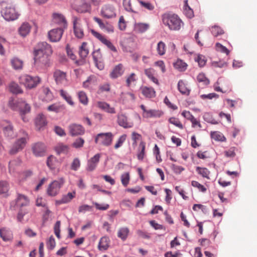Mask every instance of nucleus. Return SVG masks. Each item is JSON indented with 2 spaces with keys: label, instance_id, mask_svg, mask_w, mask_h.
Here are the masks:
<instances>
[{
  "label": "nucleus",
  "instance_id": "1",
  "mask_svg": "<svg viewBox=\"0 0 257 257\" xmlns=\"http://www.w3.org/2000/svg\"><path fill=\"white\" fill-rule=\"evenodd\" d=\"M53 53L51 46L45 42L39 43L34 49V62L37 67L47 68L50 65L49 56Z\"/></svg>",
  "mask_w": 257,
  "mask_h": 257
},
{
  "label": "nucleus",
  "instance_id": "2",
  "mask_svg": "<svg viewBox=\"0 0 257 257\" xmlns=\"http://www.w3.org/2000/svg\"><path fill=\"white\" fill-rule=\"evenodd\" d=\"M163 24L167 26L170 30L179 31L183 26V23L179 17L171 13L163 14L162 16Z\"/></svg>",
  "mask_w": 257,
  "mask_h": 257
},
{
  "label": "nucleus",
  "instance_id": "3",
  "mask_svg": "<svg viewBox=\"0 0 257 257\" xmlns=\"http://www.w3.org/2000/svg\"><path fill=\"white\" fill-rule=\"evenodd\" d=\"M10 107L15 111L19 112L24 121L26 122L28 120L24 115L30 112L31 107L22 99H12L9 102Z\"/></svg>",
  "mask_w": 257,
  "mask_h": 257
},
{
  "label": "nucleus",
  "instance_id": "4",
  "mask_svg": "<svg viewBox=\"0 0 257 257\" xmlns=\"http://www.w3.org/2000/svg\"><path fill=\"white\" fill-rule=\"evenodd\" d=\"M20 133L22 136L15 142L9 151V153L11 155H15L23 150L29 140V136L26 132L22 131L20 132Z\"/></svg>",
  "mask_w": 257,
  "mask_h": 257
},
{
  "label": "nucleus",
  "instance_id": "5",
  "mask_svg": "<svg viewBox=\"0 0 257 257\" xmlns=\"http://www.w3.org/2000/svg\"><path fill=\"white\" fill-rule=\"evenodd\" d=\"M2 6L1 14L6 20L14 21L18 19L19 14L12 5L3 3Z\"/></svg>",
  "mask_w": 257,
  "mask_h": 257
},
{
  "label": "nucleus",
  "instance_id": "6",
  "mask_svg": "<svg viewBox=\"0 0 257 257\" xmlns=\"http://www.w3.org/2000/svg\"><path fill=\"white\" fill-rule=\"evenodd\" d=\"M19 82L26 88L31 89L37 86L40 82V78L37 76L24 74L19 77Z\"/></svg>",
  "mask_w": 257,
  "mask_h": 257
},
{
  "label": "nucleus",
  "instance_id": "7",
  "mask_svg": "<svg viewBox=\"0 0 257 257\" xmlns=\"http://www.w3.org/2000/svg\"><path fill=\"white\" fill-rule=\"evenodd\" d=\"M64 183L65 180L63 178H60L52 182L47 189L48 195L51 197L56 196L59 193L60 190Z\"/></svg>",
  "mask_w": 257,
  "mask_h": 257
},
{
  "label": "nucleus",
  "instance_id": "8",
  "mask_svg": "<svg viewBox=\"0 0 257 257\" xmlns=\"http://www.w3.org/2000/svg\"><path fill=\"white\" fill-rule=\"evenodd\" d=\"M52 18L54 23L61 25L62 27L56 30H52L49 32H63L67 27V23L64 16L60 13H54L52 15Z\"/></svg>",
  "mask_w": 257,
  "mask_h": 257
},
{
  "label": "nucleus",
  "instance_id": "9",
  "mask_svg": "<svg viewBox=\"0 0 257 257\" xmlns=\"http://www.w3.org/2000/svg\"><path fill=\"white\" fill-rule=\"evenodd\" d=\"M113 135L111 133H100L95 138V143L106 147L110 146L112 142Z\"/></svg>",
  "mask_w": 257,
  "mask_h": 257
},
{
  "label": "nucleus",
  "instance_id": "10",
  "mask_svg": "<svg viewBox=\"0 0 257 257\" xmlns=\"http://www.w3.org/2000/svg\"><path fill=\"white\" fill-rule=\"evenodd\" d=\"M141 108L143 110L142 116L144 118H158L160 117L163 114V112L159 110L156 109H147L146 106L142 104L140 106Z\"/></svg>",
  "mask_w": 257,
  "mask_h": 257
},
{
  "label": "nucleus",
  "instance_id": "11",
  "mask_svg": "<svg viewBox=\"0 0 257 257\" xmlns=\"http://www.w3.org/2000/svg\"><path fill=\"white\" fill-rule=\"evenodd\" d=\"M32 151L36 157H42L45 155L46 147L42 142H37L32 145Z\"/></svg>",
  "mask_w": 257,
  "mask_h": 257
},
{
  "label": "nucleus",
  "instance_id": "12",
  "mask_svg": "<svg viewBox=\"0 0 257 257\" xmlns=\"http://www.w3.org/2000/svg\"><path fill=\"white\" fill-rule=\"evenodd\" d=\"M53 77L57 84L67 85L68 80L65 72L60 70H56L53 73Z\"/></svg>",
  "mask_w": 257,
  "mask_h": 257
},
{
  "label": "nucleus",
  "instance_id": "13",
  "mask_svg": "<svg viewBox=\"0 0 257 257\" xmlns=\"http://www.w3.org/2000/svg\"><path fill=\"white\" fill-rule=\"evenodd\" d=\"M69 134L72 137L82 135L85 133V128L81 125L72 123L68 126Z\"/></svg>",
  "mask_w": 257,
  "mask_h": 257
},
{
  "label": "nucleus",
  "instance_id": "14",
  "mask_svg": "<svg viewBox=\"0 0 257 257\" xmlns=\"http://www.w3.org/2000/svg\"><path fill=\"white\" fill-rule=\"evenodd\" d=\"M117 122L119 125L124 128H131L134 126V122L123 114L117 115Z\"/></svg>",
  "mask_w": 257,
  "mask_h": 257
},
{
  "label": "nucleus",
  "instance_id": "15",
  "mask_svg": "<svg viewBox=\"0 0 257 257\" xmlns=\"http://www.w3.org/2000/svg\"><path fill=\"white\" fill-rule=\"evenodd\" d=\"M38 31L37 25L33 22H24L19 28V32H30V31L37 32Z\"/></svg>",
  "mask_w": 257,
  "mask_h": 257
},
{
  "label": "nucleus",
  "instance_id": "16",
  "mask_svg": "<svg viewBox=\"0 0 257 257\" xmlns=\"http://www.w3.org/2000/svg\"><path fill=\"white\" fill-rule=\"evenodd\" d=\"M100 158V154H97L94 155L93 157L90 158L87 162V166L86 169L88 171H92L94 170L99 161Z\"/></svg>",
  "mask_w": 257,
  "mask_h": 257
},
{
  "label": "nucleus",
  "instance_id": "17",
  "mask_svg": "<svg viewBox=\"0 0 257 257\" xmlns=\"http://www.w3.org/2000/svg\"><path fill=\"white\" fill-rule=\"evenodd\" d=\"M124 71V67L122 64L120 63L114 67L109 75L111 78L115 79L121 76L123 74Z\"/></svg>",
  "mask_w": 257,
  "mask_h": 257
},
{
  "label": "nucleus",
  "instance_id": "18",
  "mask_svg": "<svg viewBox=\"0 0 257 257\" xmlns=\"http://www.w3.org/2000/svg\"><path fill=\"white\" fill-rule=\"evenodd\" d=\"M16 202L18 206L20 207H23L29 205L30 200L27 196L20 193H18Z\"/></svg>",
  "mask_w": 257,
  "mask_h": 257
},
{
  "label": "nucleus",
  "instance_id": "19",
  "mask_svg": "<svg viewBox=\"0 0 257 257\" xmlns=\"http://www.w3.org/2000/svg\"><path fill=\"white\" fill-rule=\"evenodd\" d=\"M40 99L45 102H49L53 100V95L48 88H43L40 95Z\"/></svg>",
  "mask_w": 257,
  "mask_h": 257
},
{
  "label": "nucleus",
  "instance_id": "20",
  "mask_svg": "<svg viewBox=\"0 0 257 257\" xmlns=\"http://www.w3.org/2000/svg\"><path fill=\"white\" fill-rule=\"evenodd\" d=\"M75 195L76 193L75 192H69L67 194L63 195L61 199L56 200V204L57 205H60L67 203L70 202L71 200L75 197Z\"/></svg>",
  "mask_w": 257,
  "mask_h": 257
},
{
  "label": "nucleus",
  "instance_id": "21",
  "mask_svg": "<svg viewBox=\"0 0 257 257\" xmlns=\"http://www.w3.org/2000/svg\"><path fill=\"white\" fill-rule=\"evenodd\" d=\"M3 132L5 136L9 138H12L15 136L14 127L10 122H7V124L3 126Z\"/></svg>",
  "mask_w": 257,
  "mask_h": 257
},
{
  "label": "nucleus",
  "instance_id": "22",
  "mask_svg": "<svg viewBox=\"0 0 257 257\" xmlns=\"http://www.w3.org/2000/svg\"><path fill=\"white\" fill-rule=\"evenodd\" d=\"M97 106L101 109L109 113H115V110L114 107H111L106 102L102 101H98L97 102Z\"/></svg>",
  "mask_w": 257,
  "mask_h": 257
},
{
  "label": "nucleus",
  "instance_id": "23",
  "mask_svg": "<svg viewBox=\"0 0 257 257\" xmlns=\"http://www.w3.org/2000/svg\"><path fill=\"white\" fill-rule=\"evenodd\" d=\"M142 94L148 98H153L156 95V92L154 89L152 87L147 86H143L141 88Z\"/></svg>",
  "mask_w": 257,
  "mask_h": 257
},
{
  "label": "nucleus",
  "instance_id": "24",
  "mask_svg": "<svg viewBox=\"0 0 257 257\" xmlns=\"http://www.w3.org/2000/svg\"><path fill=\"white\" fill-rule=\"evenodd\" d=\"M101 14L103 17L106 18L113 17L115 15L113 9L110 6H105L101 10Z\"/></svg>",
  "mask_w": 257,
  "mask_h": 257
},
{
  "label": "nucleus",
  "instance_id": "25",
  "mask_svg": "<svg viewBox=\"0 0 257 257\" xmlns=\"http://www.w3.org/2000/svg\"><path fill=\"white\" fill-rule=\"evenodd\" d=\"M0 236L4 241H9L12 239L13 234L12 232L6 228L0 229Z\"/></svg>",
  "mask_w": 257,
  "mask_h": 257
},
{
  "label": "nucleus",
  "instance_id": "26",
  "mask_svg": "<svg viewBox=\"0 0 257 257\" xmlns=\"http://www.w3.org/2000/svg\"><path fill=\"white\" fill-rule=\"evenodd\" d=\"M65 109V106L60 103H55L49 105L47 107V110L49 111H53L56 113L59 112Z\"/></svg>",
  "mask_w": 257,
  "mask_h": 257
},
{
  "label": "nucleus",
  "instance_id": "27",
  "mask_svg": "<svg viewBox=\"0 0 257 257\" xmlns=\"http://www.w3.org/2000/svg\"><path fill=\"white\" fill-rule=\"evenodd\" d=\"M35 124L39 130L46 124V117L42 114H39L35 119Z\"/></svg>",
  "mask_w": 257,
  "mask_h": 257
},
{
  "label": "nucleus",
  "instance_id": "28",
  "mask_svg": "<svg viewBox=\"0 0 257 257\" xmlns=\"http://www.w3.org/2000/svg\"><path fill=\"white\" fill-rule=\"evenodd\" d=\"M59 162L53 156L49 157L47 159V165L51 170H54L58 165Z\"/></svg>",
  "mask_w": 257,
  "mask_h": 257
},
{
  "label": "nucleus",
  "instance_id": "29",
  "mask_svg": "<svg viewBox=\"0 0 257 257\" xmlns=\"http://www.w3.org/2000/svg\"><path fill=\"white\" fill-rule=\"evenodd\" d=\"M60 96L71 106H73L74 103L72 99L71 96L67 92V91L61 89L59 91Z\"/></svg>",
  "mask_w": 257,
  "mask_h": 257
},
{
  "label": "nucleus",
  "instance_id": "30",
  "mask_svg": "<svg viewBox=\"0 0 257 257\" xmlns=\"http://www.w3.org/2000/svg\"><path fill=\"white\" fill-rule=\"evenodd\" d=\"M178 88L182 94L189 95L190 93L189 89L187 87L186 84L182 80L179 81L178 83Z\"/></svg>",
  "mask_w": 257,
  "mask_h": 257
},
{
  "label": "nucleus",
  "instance_id": "31",
  "mask_svg": "<svg viewBox=\"0 0 257 257\" xmlns=\"http://www.w3.org/2000/svg\"><path fill=\"white\" fill-rule=\"evenodd\" d=\"M109 239L108 237L103 236L99 240L98 248L99 250H106L109 246Z\"/></svg>",
  "mask_w": 257,
  "mask_h": 257
},
{
  "label": "nucleus",
  "instance_id": "32",
  "mask_svg": "<svg viewBox=\"0 0 257 257\" xmlns=\"http://www.w3.org/2000/svg\"><path fill=\"white\" fill-rule=\"evenodd\" d=\"M196 171L202 177L210 179L209 175L210 172L206 168L196 167Z\"/></svg>",
  "mask_w": 257,
  "mask_h": 257
},
{
  "label": "nucleus",
  "instance_id": "33",
  "mask_svg": "<svg viewBox=\"0 0 257 257\" xmlns=\"http://www.w3.org/2000/svg\"><path fill=\"white\" fill-rule=\"evenodd\" d=\"M55 151L58 154H67L69 151V147L68 145L60 143L55 147Z\"/></svg>",
  "mask_w": 257,
  "mask_h": 257
},
{
  "label": "nucleus",
  "instance_id": "34",
  "mask_svg": "<svg viewBox=\"0 0 257 257\" xmlns=\"http://www.w3.org/2000/svg\"><path fill=\"white\" fill-rule=\"evenodd\" d=\"M11 63L13 68L15 70H21L23 66V62L22 60L17 58H14L11 59Z\"/></svg>",
  "mask_w": 257,
  "mask_h": 257
},
{
  "label": "nucleus",
  "instance_id": "35",
  "mask_svg": "<svg viewBox=\"0 0 257 257\" xmlns=\"http://www.w3.org/2000/svg\"><path fill=\"white\" fill-rule=\"evenodd\" d=\"M89 53V50L87 47L86 42L82 43L81 47L79 48V54L80 57L82 59L85 58Z\"/></svg>",
  "mask_w": 257,
  "mask_h": 257
},
{
  "label": "nucleus",
  "instance_id": "36",
  "mask_svg": "<svg viewBox=\"0 0 257 257\" xmlns=\"http://www.w3.org/2000/svg\"><path fill=\"white\" fill-rule=\"evenodd\" d=\"M130 230L128 228L126 227L120 228L117 232V236L122 240H124L126 239Z\"/></svg>",
  "mask_w": 257,
  "mask_h": 257
},
{
  "label": "nucleus",
  "instance_id": "37",
  "mask_svg": "<svg viewBox=\"0 0 257 257\" xmlns=\"http://www.w3.org/2000/svg\"><path fill=\"white\" fill-rule=\"evenodd\" d=\"M174 66L180 71H184L187 69V64L180 59H178L176 62L174 63Z\"/></svg>",
  "mask_w": 257,
  "mask_h": 257
},
{
  "label": "nucleus",
  "instance_id": "38",
  "mask_svg": "<svg viewBox=\"0 0 257 257\" xmlns=\"http://www.w3.org/2000/svg\"><path fill=\"white\" fill-rule=\"evenodd\" d=\"M77 96L80 103L85 105L88 104V98L85 92L83 91L78 92Z\"/></svg>",
  "mask_w": 257,
  "mask_h": 257
},
{
  "label": "nucleus",
  "instance_id": "39",
  "mask_svg": "<svg viewBox=\"0 0 257 257\" xmlns=\"http://www.w3.org/2000/svg\"><path fill=\"white\" fill-rule=\"evenodd\" d=\"M211 138L215 141L225 142L226 139L224 135L219 132H214L211 134Z\"/></svg>",
  "mask_w": 257,
  "mask_h": 257
},
{
  "label": "nucleus",
  "instance_id": "40",
  "mask_svg": "<svg viewBox=\"0 0 257 257\" xmlns=\"http://www.w3.org/2000/svg\"><path fill=\"white\" fill-rule=\"evenodd\" d=\"M10 91L13 93L18 94L23 92V90L20 87L19 85L15 82H12L9 85Z\"/></svg>",
  "mask_w": 257,
  "mask_h": 257
},
{
  "label": "nucleus",
  "instance_id": "41",
  "mask_svg": "<svg viewBox=\"0 0 257 257\" xmlns=\"http://www.w3.org/2000/svg\"><path fill=\"white\" fill-rule=\"evenodd\" d=\"M184 3V13L188 18H192L194 16L193 11L188 6L187 0L185 1Z\"/></svg>",
  "mask_w": 257,
  "mask_h": 257
},
{
  "label": "nucleus",
  "instance_id": "42",
  "mask_svg": "<svg viewBox=\"0 0 257 257\" xmlns=\"http://www.w3.org/2000/svg\"><path fill=\"white\" fill-rule=\"evenodd\" d=\"M10 189L9 183L7 181H0V194H4L8 193Z\"/></svg>",
  "mask_w": 257,
  "mask_h": 257
},
{
  "label": "nucleus",
  "instance_id": "43",
  "mask_svg": "<svg viewBox=\"0 0 257 257\" xmlns=\"http://www.w3.org/2000/svg\"><path fill=\"white\" fill-rule=\"evenodd\" d=\"M96 81V77L94 75H91L83 83V87L88 88L91 85L94 84Z\"/></svg>",
  "mask_w": 257,
  "mask_h": 257
},
{
  "label": "nucleus",
  "instance_id": "44",
  "mask_svg": "<svg viewBox=\"0 0 257 257\" xmlns=\"http://www.w3.org/2000/svg\"><path fill=\"white\" fill-rule=\"evenodd\" d=\"M48 37L52 42H58L62 37V33H48Z\"/></svg>",
  "mask_w": 257,
  "mask_h": 257
},
{
  "label": "nucleus",
  "instance_id": "45",
  "mask_svg": "<svg viewBox=\"0 0 257 257\" xmlns=\"http://www.w3.org/2000/svg\"><path fill=\"white\" fill-rule=\"evenodd\" d=\"M43 212L42 222L43 224H44L49 220L52 214V212L49 210L48 207H45V208H44Z\"/></svg>",
  "mask_w": 257,
  "mask_h": 257
},
{
  "label": "nucleus",
  "instance_id": "46",
  "mask_svg": "<svg viewBox=\"0 0 257 257\" xmlns=\"http://www.w3.org/2000/svg\"><path fill=\"white\" fill-rule=\"evenodd\" d=\"M137 80V77L135 73H132L128 75L126 79V83L127 87L131 86V85L135 83Z\"/></svg>",
  "mask_w": 257,
  "mask_h": 257
},
{
  "label": "nucleus",
  "instance_id": "47",
  "mask_svg": "<svg viewBox=\"0 0 257 257\" xmlns=\"http://www.w3.org/2000/svg\"><path fill=\"white\" fill-rule=\"evenodd\" d=\"M169 122L178 127L180 129H183V125L182 124L179 119L175 117H172L169 119Z\"/></svg>",
  "mask_w": 257,
  "mask_h": 257
},
{
  "label": "nucleus",
  "instance_id": "48",
  "mask_svg": "<svg viewBox=\"0 0 257 257\" xmlns=\"http://www.w3.org/2000/svg\"><path fill=\"white\" fill-rule=\"evenodd\" d=\"M195 61L198 63V65L202 67L204 66L206 63V59L204 56L198 54L195 58Z\"/></svg>",
  "mask_w": 257,
  "mask_h": 257
},
{
  "label": "nucleus",
  "instance_id": "49",
  "mask_svg": "<svg viewBox=\"0 0 257 257\" xmlns=\"http://www.w3.org/2000/svg\"><path fill=\"white\" fill-rule=\"evenodd\" d=\"M21 164V161L19 159L13 160L9 163L10 172H14L16 170V167L19 166Z\"/></svg>",
  "mask_w": 257,
  "mask_h": 257
},
{
  "label": "nucleus",
  "instance_id": "50",
  "mask_svg": "<svg viewBox=\"0 0 257 257\" xmlns=\"http://www.w3.org/2000/svg\"><path fill=\"white\" fill-rule=\"evenodd\" d=\"M149 25L145 23H139L136 24L135 29L140 32H144L149 30Z\"/></svg>",
  "mask_w": 257,
  "mask_h": 257
},
{
  "label": "nucleus",
  "instance_id": "51",
  "mask_svg": "<svg viewBox=\"0 0 257 257\" xmlns=\"http://www.w3.org/2000/svg\"><path fill=\"white\" fill-rule=\"evenodd\" d=\"M66 51L68 57L71 60H75L76 59V56L73 53V48L68 44L66 46Z\"/></svg>",
  "mask_w": 257,
  "mask_h": 257
},
{
  "label": "nucleus",
  "instance_id": "52",
  "mask_svg": "<svg viewBox=\"0 0 257 257\" xmlns=\"http://www.w3.org/2000/svg\"><path fill=\"white\" fill-rule=\"evenodd\" d=\"M197 80L199 82L202 83L205 85H208L210 82L209 79L203 73H199L197 77Z\"/></svg>",
  "mask_w": 257,
  "mask_h": 257
},
{
  "label": "nucleus",
  "instance_id": "53",
  "mask_svg": "<svg viewBox=\"0 0 257 257\" xmlns=\"http://www.w3.org/2000/svg\"><path fill=\"white\" fill-rule=\"evenodd\" d=\"M157 51L160 55H163L166 52V45L162 41L158 43L157 45Z\"/></svg>",
  "mask_w": 257,
  "mask_h": 257
},
{
  "label": "nucleus",
  "instance_id": "54",
  "mask_svg": "<svg viewBox=\"0 0 257 257\" xmlns=\"http://www.w3.org/2000/svg\"><path fill=\"white\" fill-rule=\"evenodd\" d=\"M215 48L216 50L217 51L224 53L226 54L227 55H229V51L228 50V49L219 43H217L215 44Z\"/></svg>",
  "mask_w": 257,
  "mask_h": 257
},
{
  "label": "nucleus",
  "instance_id": "55",
  "mask_svg": "<svg viewBox=\"0 0 257 257\" xmlns=\"http://www.w3.org/2000/svg\"><path fill=\"white\" fill-rule=\"evenodd\" d=\"M130 174L129 173L126 172L121 175V182L122 184L126 187L130 181Z\"/></svg>",
  "mask_w": 257,
  "mask_h": 257
},
{
  "label": "nucleus",
  "instance_id": "56",
  "mask_svg": "<svg viewBox=\"0 0 257 257\" xmlns=\"http://www.w3.org/2000/svg\"><path fill=\"white\" fill-rule=\"evenodd\" d=\"M84 144V140L81 138H79L77 139L72 144L73 147L78 149L82 148Z\"/></svg>",
  "mask_w": 257,
  "mask_h": 257
},
{
  "label": "nucleus",
  "instance_id": "57",
  "mask_svg": "<svg viewBox=\"0 0 257 257\" xmlns=\"http://www.w3.org/2000/svg\"><path fill=\"white\" fill-rule=\"evenodd\" d=\"M90 10V6L86 3H83L78 8L77 11L80 13H86Z\"/></svg>",
  "mask_w": 257,
  "mask_h": 257
},
{
  "label": "nucleus",
  "instance_id": "58",
  "mask_svg": "<svg viewBox=\"0 0 257 257\" xmlns=\"http://www.w3.org/2000/svg\"><path fill=\"white\" fill-rule=\"evenodd\" d=\"M126 138V135L121 136L118 139L114 147L115 149H117L122 146L123 143L124 142Z\"/></svg>",
  "mask_w": 257,
  "mask_h": 257
},
{
  "label": "nucleus",
  "instance_id": "59",
  "mask_svg": "<svg viewBox=\"0 0 257 257\" xmlns=\"http://www.w3.org/2000/svg\"><path fill=\"white\" fill-rule=\"evenodd\" d=\"M235 148L231 147L229 150L224 152V156L227 158H232L235 156Z\"/></svg>",
  "mask_w": 257,
  "mask_h": 257
},
{
  "label": "nucleus",
  "instance_id": "60",
  "mask_svg": "<svg viewBox=\"0 0 257 257\" xmlns=\"http://www.w3.org/2000/svg\"><path fill=\"white\" fill-rule=\"evenodd\" d=\"M46 244L47 248L49 249L52 250L54 248L56 245V242L53 236H51L49 237L48 240L46 243Z\"/></svg>",
  "mask_w": 257,
  "mask_h": 257
},
{
  "label": "nucleus",
  "instance_id": "61",
  "mask_svg": "<svg viewBox=\"0 0 257 257\" xmlns=\"http://www.w3.org/2000/svg\"><path fill=\"white\" fill-rule=\"evenodd\" d=\"M80 166V162L78 158H75L71 165V169L77 171Z\"/></svg>",
  "mask_w": 257,
  "mask_h": 257
},
{
  "label": "nucleus",
  "instance_id": "62",
  "mask_svg": "<svg viewBox=\"0 0 257 257\" xmlns=\"http://www.w3.org/2000/svg\"><path fill=\"white\" fill-rule=\"evenodd\" d=\"M191 185L194 187L197 188L200 191L202 192H205L206 191V188L197 181H192L191 182Z\"/></svg>",
  "mask_w": 257,
  "mask_h": 257
},
{
  "label": "nucleus",
  "instance_id": "63",
  "mask_svg": "<svg viewBox=\"0 0 257 257\" xmlns=\"http://www.w3.org/2000/svg\"><path fill=\"white\" fill-rule=\"evenodd\" d=\"M92 56L94 61L103 60L102 55L99 49L94 51Z\"/></svg>",
  "mask_w": 257,
  "mask_h": 257
},
{
  "label": "nucleus",
  "instance_id": "64",
  "mask_svg": "<svg viewBox=\"0 0 257 257\" xmlns=\"http://www.w3.org/2000/svg\"><path fill=\"white\" fill-rule=\"evenodd\" d=\"M139 3L142 7H144L148 10L152 11L154 9V6L149 2H145L142 0H139Z\"/></svg>",
  "mask_w": 257,
  "mask_h": 257
}]
</instances>
